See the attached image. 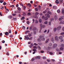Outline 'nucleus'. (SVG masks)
Masks as SVG:
<instances>
[{"label": "nucleus", "instance_id": "obj_43", "mask_svg": "<svg viewBox=\"0 0 64 64\" xmlns=\"http://www.w3.org/2000/svg\"><path fill=\"white\" fill-rule=\"evenodd\" d=\"M33 48H35V49H37V47L36 46H34L33 47Z\"/></svg>", "mask_w": 64, "mask_h": 64}, {"label": "nucleus", "instance_id": "obj_63", "mask_svg": "<svg viewBox=\"0 0 64 64\" xmlns=\"http://www.w3.org/2000/svg\"><path fill=\"white\" fill-rule=\"evenodd\" d=\"M52 44L51 43H50L49 44V46H52Z\"/></svg>", "mask_w": 64, "mask_h": 64}, {"label": "nucleus", "instance_id": "obj_11", "mask_svg": "<svg viewBox=\"0 0 64 64\" xmlns=\"http://www.w3.org/2000/svg\"><path fill=\"white\" fill-rule=\"evenodd\" d=\"M24 37L25 38H26L27 40H29V38L28 37H26V36H25Z\"/></svg>", "mask_w": 64, "mask_h": 64}, {"label": "nucleus", "instance_id": "obj_50", "mask_svg": "<svg viewBox=\"0 0 64 64\" xmlns=\"http://www.w3.org/2000/svg\"><path fill=\"white\" fill-rule=\"evenodd\" d=\"M55 2V3H57V4H58V3H59V2H58L57 1H56Z\"/></svg>", "mask_w": 64, "mask_h": 64}, {"label": "nucleus", "instance_id": "obj_23", "mask_svg": "<svg viewBox=\"0 0 64 64\" xmlns=\"http://www.w3.org/2000/svg\"><path fill=\"white\" fill-rule=\"evenodd\" d=\"M32 36V35L30 33H28V36L29 37H30V36Z\"/></svg>", "mask_w": 64, "mask_h": 64}, {"label": "nucleus", "instance_id": "obj_52", "mask_svg": "<svg viewBox=\"0 0 64 64\" xmlns=\"http://www.w3.org/2000/svg\"><path fill=\"white\" fill-rule=\"evenodd\" d=\"M53 20H54V18H52V19L50 20V21H51V22H52Z\"/></svg>", "mask_w": 64, "mask_h": 64}, {"label": "nucleus", "instance_id": "obj_46", "mask_svg": "<svg viewBox=\"0 0 64 64\" xmlns=\"http://www.w3.org/2000/svg\"><path fill=\"white\" fill-rule=\"evenodd\" d=\"M41 22H42V20L40 19V20H39V22L40 23H41Z\"/></svg>", "mask_w": 64, "mask_h": 64}, {"label": "nucleus", "instance_id": "obj_64", "mask_svg": "<svg viewBox=\"0 0 64 64\" xmlns=\"http://www.w3.org/2000/svg\"><path fill=\"white\" fill-rule=\"evenodd\" d=\"M30 48H32V46H31V45H30Z\"/></svg>", "mask_w": 64, "mask_h": 64}, {"label": "nucleus", "instance_id": "obj_16", "mask_svg": "<svg viewBox=\"0 0 64 64\" xmlns=\"http://www.w3.org/2000/svg\"><path fill=\"white\" fill-rule=\"evenodd\" d=\"M32 26H30V30H32Z\"/></svg>", "mask_w": 64, "mask_h": 64}, {"label": "nucleus", "instance_id": "obj_39", "mask_svg": "<svg viewBox=\"0 0 64 64\" xmlns=\"http://www.w3.org/2000/svg\"><path fill=\"white\" fill-rule=\"evenodd\" d=\"M22 7L24 9H26V6H23Z\"/></svg>", "mask_w": 64, "mask_h": 64}, {"label": "nucleus", "instance_id": "obj_2", "mask_svg": "<svg viewBox=\"0 0 64 64\" xmlns=\"http://www.w3.org/2000/svg\"><path fill=\"white\" fill-rule=\"evenodd\" d=\"M44 16H42V19H44V20H47L48 19V17H45L44 18Z\"/></svg>", "mask_w": 64, "mask_h": 64}, {"label": "nucleus", "instance_id": "obj_29", "mask_svg": "<svg viewBox=\"0 0 64 64\" xmlns=\"http://www.w3.org/2000/svg\"><path fill=\"white\" fill-rule=\"evenodd\" d=\"M3 0H0V3H3Z\"/></svg>", "mask_w": 64, "mask_h": 64}, {"label": "nucleus", "instance_id": "obj_18", "mask_svg": "<svg viewBox=\"0 0 64 64\" xmlns=\"http://www.w3.org/2000/svg\"><path fill=\"white\" fill-rule=\"evenodd\" d=\"M48 54L49 53L50 55H52V54H53V52H48Z\"/></svg>", "mask_w": 64, "mask_h": 64}, {"label": "nucleus", "instance_id": "obj_9", "mask_svg": "<svg viewBox=\"0 0 64 64\" xmlns=\"http://www.w3.org/2000/svg\"><path fill=\"white\" fill-rule=\"evenodd\" d=\"M54 19L56 20H57V19H58L57 16L56 15L54 16Z\"/></svg>", "mask_w": 64, "mask_h": 64}, {"label": "nucleus", "instance_id": "obj_48", "mask_svg": "<svg viewBox=\"0 0 64 64\" xmlns=\"http://www.w3.org/2000/svg\"><path fill=\"white\" fill-rule=\"evenodd\" d=\"M48 13L49 14H51V12L49 11L48 12Z\"/></svg>", "mask_w": 64, "mask_h": 64}, {"label": "nucleus", "instance_id": "obj_7", "mask_svg": "<svg viewBox=\"0 0 64 64\" xmlns=\"http://www.w3.org/2000/svg\"><path fill=\"white\" fill-rule=\"evenodd\" d=\"M57 45L56 44H54L53 45V47L54 48H56V47H57Z\"/></svg>", "mask_w": 64, "mask_h": 64}, {"label": "nucleus", "instance_id": "obj_26", "mask_svg": "<svg viewBox=\"0 0 64 64\" xmlns=\"http://www.w3.org/2000/svg\"><path fill=\"white\" fill-rule=\"evenodd\" d=\"M36 15H39V13L38 12H36Z\"/></svg>", "mask_w": 64, "mask_h": 64}, {"label": "nucleus", "instance_id": "obj_62", "mask_svg": "<svg viewBox=\"0 0 64 64\" xmlns=\"http://www.w3.org/2000/svg\"><path fill=\"white\" fill-rule=\"evenodd\" d=\"M43 59H46V57H43Z\"/></svg>", "mask_w": 64, "mask_h": 64}, {"label": "nucleus", "instance_id": "obj_49", "mask_svg": "<svg viewBox=\"0 0 64 64\" xmlns=\"http://www.w3.org/2000/svg\"><path fill=\"white\" fill-rule=\"evenodd\" d=\"M30 45L32 46H34V44L32 43H31L30 44Z\"/></svg>", "mask_w": 64, "mask_h": 64}, {"label": "nucleus", "instance_id": "obj_45", "mask_svg": "<svg viewBox=\"0 0 64 64\" xmlns=\"http://www.w3.org/2000/svg\"><path fill=\"white\" fill-rule=\"evenodd\" d=\"M56 50L57 51H60V50H59V49L58 48H57L56 49Z\"/></svg>", "mask_w": 64, "mask_h": 64}, {"label": "nucleus", "instance_id": "obj_53", "mask_svg": "<svg viewBox=\"0 0 64 64\" xmlns=\"http://www.w3.org/2000/svg\"><path fill=\"white\" fill-rule=\"evenodd\" d=\"M26 23H27V24H29V23H30L29 22V21H27V22H26Z\"/></svg>", "mask_w": 64, "mask_h": 64}, {"label": "nucleus", "instance_id": "obj_61", "mask_svg": "<svg viewBox=\"0 0 64 64\" xmlns=\"http://www.w3.org/2000/svg\"><path fill=\"white\" fill-rule=\"evenodd\" d=\"M46 11H44L43 12V13H44V14H45V13H46Z\"/></svg>", "mask_w": 64, "mask_h": 64}, {"label": "nucleus", "instance_id": "obj_3", "mask_svg": "<svg viewBox=\"0 0 64 64\" xmlns=\"http://www.w3.org/2000/svg\"><path fill=\"white\" fill-rule=\"evenodd\" d=\"M62 14H63V16L64 17V9H62Z\"/></svg>", "mask_w": 64, "mask_h": 64}, {"label": "nucleus", "instance_id": "obj_8", "mask_svg": "<svg viewBox=\"0 0 64 64\" xmlns=\"http://www.w3.org/2000/svg\"><path fill=\"white\" fill-rule=\"evenodd\" d=\"M64 22L63 21H62L60 22V24H64Z\"/></svg>", "mask_w": 64, "mask_h": 64}, {"label": "nucleus", "instance_id": "obj_47", "mask_svg": "<svg viewBox=\"0 0 64 64\" xmlns=\"http://www.w3.org/2000/svg\"><path fill=\"white\" fill-rule=\"evenodd\" d=\"M48 22L47 21H46L44 22V23L45 24H47Z\"/></svg>", "mask_w": 64, "mask_h": 64}, {"label": "nucleus", "instance_id": "obj_42", "mask_svg": "<svg viewBox=\"0 0 64 64\" xmlns=\"http://www.w3.org/2000/svg\"><path fill=\"white\" fill-rule=\"evenodd\" d=\"M5 41L4 40H2V43H5Z\"/></svg>", "mask_w": 64, "mask_h": 64}, {"label": "nucleus", "instance_id": "obj_51", "mask_svg": "<svg viewBox=\"0 0 64 64\" xmlns=\"http://www.w3.org/2000/svg\"><path fill=\"white\" fill-rule=\"evenodd\" d=\"M61 35H63L64 34V32H63L60 34Z\"/></svg>", "mask_w": 64, "mask_h": 64}, {"label": "nucleus", "instance_id": "obj_12", "mask_svg": "<svg viewBox=\"0 0 64 64\" xmlns=\"http://www.w3.org/2000/svg\"><path fill=\"white\" fill-rule=\"evenodd\" d=\"M63 37L62 36H60L59 37V38L60 39H63Z\"/></svg>", "mask_w": 64, "mask_h": 64}, {"label": "nucleus", "instance_id": "obj_30", "mask_svg": "<svg viewBox=\"0 0 64 64\" xmlns=\"http://www.w3.org/2000/svg\"><path fill=\"white\" fill-rule=\"evenodd\" d=\"M40 52L41 53H44V51L43 50H41L40 51Z\"/></svg>", "mask_w": 64, "mask_h": 64}, {"label": "nucleus", "instance_id": "obj_15", "mask_svg": "<svg viewBox=\"0 0 64 64\" xmlns=\"http://www.w3.org/2000/svg\"><path fill=\"white\" fill-rule=\"evenodd\" d=\"M27 6H28L29 7H30L31 6V4H30L28 3L27 4Z\"/></svg>", "mask_w": 64, "mask_h": 64}, {"label": "nucleus", "instance_id": "obj_17", "mask_svg": "<svg viewBox=\"0 0 64 64\" xmlns=\"http://www.w3.org/2000/svg\"><path fill=\"white\" fill-rule=\"evenodd\" d=\"M8 17L9 18H10V19H11V18H12V16H8Z\"/></svg>", "mask_w": 64, "mask_h": 64}, {"label": "nucleus", "instance_id": "obj_22", "mask_svg": "<svg viewBox=\"0 0 64 64\" xmlns=\"http://www.w3.org/2000/svg\"><path fill=\"white\" fill-rule=\"evenodd\" d=\"M36 23H38V21L37 20H36L35 22Z\"/></svg>", "mask_w": 64, "mask_h": 64}, {"label": "nucleus", "instance_id": "obj_25", "mask_svg": "<svg viewBox=\"0 0 64 64\" xmlns=\"http://www.w3.org/2000/svg\"><path fill=\"white\" fill-rule=\"evenodd\" d=\"M18 10H19V11H20V10H21V8L19 7H18Z\"/></svg>", "mask_w": 64, "mask_h": 64}, {"label": "nucleus", "instance_id": "obj_14", "mask_svg": "<svg viewBox=\"0 0 64 64\" xmlns=\"http://www.w3.org/2000/svg\"><path fill=\"white\" fill-rule=\"evenodd\" d=\"M35 59H40V57L38 56L37 57H36Z\"/></svg>", "mask_w": 64, "mask_h": 64}, {"label": "nucleus", "instance_id": "obj_44", "mask_svg": "<svg viewBox=\"0 0 64 64\" xmlns=\"http://www.w3.org/2000/svg\"><path fill=\"white\" fill-rule=\"evenodd\" d=\"M6 54L7 55H8V56H9V54L8 52H6Z\"/></svg>", "mask_w": 64, "mask_h": 64}, {"label": "nucleus", "instance_id": "obj_41", "mask_svg": "<svg viewBox=\"0 0 64 64\" xmlns=\"http://www.w3.org/2000/svg\"><path fill=\"white\" fill-rule=\"evenodd\" d=\"M56 28H54V32H55V31H56Z\"/></svg>", "mask_w": 64, "mask_h": 64}, {"label": "nucleus", "instance_id": "obj_60", "mask_svg": "<svg viewBox=\"0 0 64 64\" xmlns=\"http://www.w3.org/2000/svg\"><path fill=\"white\" fill-rule=\"evenodd\" d=\"M23 15V16H25V15H26V13H24Z\"/></svg>", "mask_w": 64, "mask_h": 64}, {"label": "nucleus", "instance_id": "obj_34", "mask_svg": "<svg viewBox=\"0 0 64 64\" xmlns=\"http://www.w3.org/2000/svg\"><path fill=\"white\" fill-rule=\"evenodd\" d=\"M10 7L13 8V7H14V6L13 5H12L10 6Z\"/></svg>", "mask_w": 64, "mask_h": 64}, {"label": "nucleus", "instance_id": "obj_21", "mask_svg": "<svg viewBox=\"0 0 64 64\" xmlns=\"http://www.w3.org/2000/svg\"><path fill=\"white\" fill-rule=\"evenodd\" d=\"M25 19V17L24 16L22 17L21 18V20H23Z\"/></svg>", "mask_w": 64, "mask_h": 64}, {"label": "nucleus", "instance_id": "obj_56", "mask_svg": "<svg viewBox=\"0 0 64 64\" xmlns=\"http://www.w3.org/2000/svg\"><path fill=\"white\" fill-rule=\"evenodd\" d=\"M47 61H48V62H49L50 61V60H47Z\"/></svg>", "mask_w": 64, "mask_h": 64}, {"label": "nucleus", "instance_id": "obj_31", "mask_svg": "<svg viewBox=\"0 0 64 64\" xmlns=\"http://www.w3.org/2000/svg\"><path fill=\"white\" fill-rule=\"evenodd\" d=\"M35 9L36 11H38V9L36 8H35Z\"/></svg>", "mask_w": 64, "mask_h": 64}, {"label": "nucleus", "instance_id": "obj_36", "mask_svg": "<svg viewBox=\"0 0 64 64\" xmlns=\"http://www.w3.org/2000/svg\"><path fill=\"white\" fill-rule=\"evenodd\" d=\"M36 50H37L35 49L34 48L33 49V51H36Z\"/></svg>", "mask_w": 64, "mask_h": 64}, {"label": "nucleus", "instance_id": "obj_13", "mask_svg": "<svg viewBox=\"0 0 64 64\" xmlns=\"http://www.w3.org/2000/svg\"><path fill=\"white\" fill-rule=\"evenodd\" d=\"M12 20L16 21V20H17V18H13Z\"/></svg>", "mask_w": 64, "mask_h": 64}, {"label": "nucleus", "instance_id": "obj_58", "mask_svg": "<svg viewBox=\"0 0 64 64\" xmlns=\"http://www.w3.org/2000/svg\"><path fill=\"white\" fill-rule=\"evenodd\" d=\"M35 59L34 58H32V61H34Z\"/></svg>", "mask_w": 64, "mask_h": 64}, {"label": "nucleus", "instance_id": "obj_28", "mask_svg": "<svg viewBox=\"0 0 64 64\" xmlns=\"http://www.w3.org/2000/svg\"><path fill=\"white\" fill-rule=\"evenodd\" d=\"M50 49H51V47H50V46H48L47 49L48 50H50Z\"/></svg>", "mask_w": 64, "mask_h": 64}, {"label": "nucleus", "instance_id": "obj_10", "mask_svg": "<svg viewBox=\"0 0 64 64\" xmlns=\"http://www.w3.org/2000/svg\"><path fill=\"white\" fill-rule=\"evenodd\" d=\"M32 29V31H35V30H36V29H37V28H36V27H34Z\"/></svg>", "mask_w": 64, "mask_h": 64}, {"label": "nucleus", "instance_id": "obj_55", "mask_svg": "<svg viewBox=\"0 0 64 64\" xmlns=\"http://www.w3.org/2000/svg\"><path fill=\"white\" fill-rule=\"evenodd\" d=\"M29 31L28 30L26 32V34L27 33H29Z\"/></svg>", "mask_w": 64, "mask_h": 64}, {"label": "nucleus", "instance_id": "obj_32", "mask_svg": "<svg viewBox=\"0 0 64 64\" xmlns=\"http://www.w3.org/2000/svg\"><path fill=\"white\" fill-rule=\"evenodd\" d=\"M60 50H63V48L61 47L60 48Z\"/></svg>", "mask_w": 64, "mask_h": 64}, {"label": "nucleus", "instance_id": "obj_27", "mask_svg": "<svg viewBox=\"0 0 64 64\" xmlns=\"http://www.w3.org/2000/svg\"><path fill=\"white\" fill-rule=\"evenodd\" d=\"M8 32L9 33H11V30H8Z\"/></svg>", "mask_w": 64, "mask_h": 64}, {"label": "nucleus", "instance_id": "obj_24", "mask_svg": "<svg viewBox=\"0 0 64 64\" xmlns=\"http://www.w3.org/2000/svg\"><path fill=\"white\" fill-rule=\"evenodd\" d=\"M57 12L58 13H59L60 12V10H57Z\"/></svg>", "mask_w": 64, "mask_h": 64}, {"label": "nucleus", "instance_id": "obj_1", "mask_svg": "<svg viewBox=\"0 0 64 64\" xmlns=\"http://www.w3.org/2000/svg\"><path fill=\"white\" fill-rule=\"evenodd\" d=\"M44 34L42 36H39L40 38L42 41H44L45 40V38L44 37Z\"/></svg>", "mask_w": 64, "mask_h": 64}, {"label": "nucleus", "instance_id": "obj_33", "mask_svg": "<svg viewBox=\"0 0 64 64\" xmlns=\"http://www.w3.org/2000/svg\"><path fill=\"white\" fill-rule=\"evenodd\" d=\"M30 15H31V13H30V12H28L27 14V15L28 16H29Z\"/></svg>", "mask_w": 64, "mask_h": 64}, {"label": "nucleus", "instance_id": "obj_5", "mask_svg": "<svg viewBox=\"0 0 64 64\" xmlns=\"http://www.w3.org/2000/svg\"><path fill=\"white\" fill-rule=\"evenodd\" d=\"M61 28V26H59L57 27V29L58 30H59Z\"/></svg>", "mask_w": 64, "mask_h": 64}, {"label": "nucleus", "instance_id": "obj_59", "mask_svg": "<svg viewBox=\"0 0 64 64\" xmlns=\"http://www.w3.org/2000/svg\"><path fill=\"white\" fill-rule=\"evenodd\" d=\"M34 45H36V46H38V44H36V43H34Z\"/></svg>", "mask_w": 64, "mask_h": 64}, {"label": "nucleus", "instance_id": "obj_35", "mask_svg": "<svg viewBox=\"0 0 64 64\" xmlns=\"http://www.w3.org/2000/svg\"><path fill=\"white\" fill-rule=\"evenodd\" d=\"M38 49H39L40 50V49H41V48L40 47V46H38Z\"/></svg>", "mask_w": 64, "mask_h": 64}, {"label": "nucleus", "instance_id": "obj_54", "mask_svg": "<svg viewBox=\"0 0 64 64\" xmlns=\"http://www.w3.org/2000/svg\"><path fill=\"white\" fill-rule=\"evenodd\" d=\"M22 28L24 29H25V26H22Z\"/></svg>", "mask_w": 64, "mask_h": 64}, {"label": "nucleus", "instance_id": "obj_19", "mask_svg": "<svg viewBox=\"0 0 64 64\" xmlns=\"http://www.w3.org/2000/svg\"><path fill=\"white\" fill-rule=\"evenodd\" d=\"M9 34V33L8 32H6L5 33V35H7Z\"/></svg>", "mask_w": 64, "mask_h": 64}, {"label": "nucleus", "instance_id": "obj_57", "mask_svg": "<svg viewBox=\"0 0 64 64\" xmlns=\"http://www.w3.org/2000/svg\"><path fill=\"white\" fill-rule=\"evenodd\" d=\"M32 37H31L30 38H29V40H32Z\"/></svg>", "mask_w": 64, "mask_h": 64}, {"label": "nucleus", "instance_id": "obj_6", "mask_svg": "<svg viewBox=\"0 0 64 64\" xmlns=\"http://www.w3.org/2000/svg\"><path fill=\"white\" fill-rule=\"evenodd\" d=\"M55 39L56 41H58V36H56L55 37Z\"/></svg>", "mask_w": 64, "mask_h": 64}, {"label": "nucleus", "instance_id": "obj_4", "mask_svg": "<svg viewBox=\"0 0 64 64\" xmlns=\"http://www.w3.org/2000/svg\"><path fill=\"white\" fill-rule=\"evenodd\" d=\"M45 15L48 17V18H50V15H49V14H46Z\"/></svg>", "mask_w": 64, "mask_h": 64}, {"label": "nucleus", "instance_id": "obj_40", "mask_svg": "<svg viewBox=\"0 0 64 64\" xmlns=\"http://www.w3.org/2000/svg\"><path fill=\"white\" fill-rule=\"evenodd\" d=\"M49 40L48 39L47 40H46V43H47L48 42V41Z\"/></svg>", "mask_w": 64, "mask_h": 64}, {"label": "nucleus", "instance_id": "obj_37", "mask_svg": "<svg viewBox=\"0 0 64 64\" xmlns=\"http://www.w3.org/2000/svg\"><path fill=\"white\" fill-rule=\"evenodd\" d=\"M6 4V2H4L3 3V5H5Z\"/></svg>", "mask_w": 64, "mask_h": 64}, {"label": "nucleus", "instance_id": "obj_38", "mask_svg": "<svg viewBox=\"0 0 64 64\" xmlns=\"http://www.w3.org/2000/svg\"><path fill=\"white\" fill-rule=\"evenodd\" d=\"M38 41H39V42H40L41 41V40L40 38H38Z\"/></svg>", "mask_w": 64, "mask_h": 64}, {"label": "nucleus", "instance_id": "obj_20", "mask_svg": "<svg viewBox=\"0 0 64 64\" xmlns=\"http://www.w3.org/2000/svg\"><path fill=\"white\" fill-rule=\"evenodd\" d=\"M51 41H52V42H53V43H54V39L53 38H52L51 39Z\"/></svg>", "mask_w": 64, "mask_h": 64}]
</instances>
